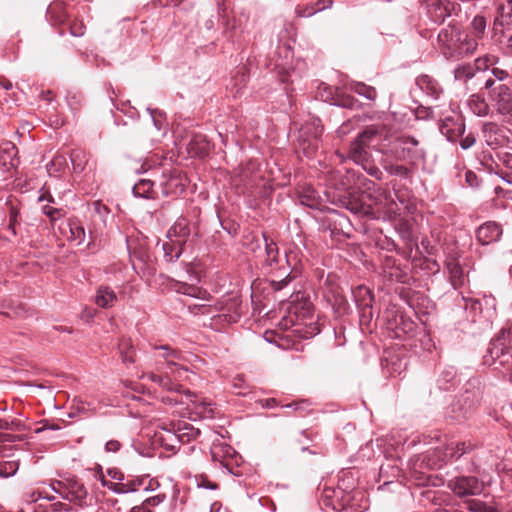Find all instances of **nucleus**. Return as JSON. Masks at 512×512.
I'll use <instances>...</instances> for the list:
<instances>
[{
    "mask_svg": "<svg viewBox=\"0 0 512 512\" xmlns=\"http://www.w3.org/2000/svg\"><path fill=\"white\" fill-rule=\"evenodd\" d=\"M465 309L472 314V321L480 318L491 320L496 314V299L492 295L465 299Z\"/></svg>",
    "mask_w": 512,
    "mask_h": 512,
    "instance_id": "9d476101",
    "label": "nucleus"
},
{
    "mask_svg": "<svg viewBox=\"0 0 512 512\" xmlns=\"http://www.w3.org/2000/svg\"><path fill=\"white\" fill-rule=\"evenodd\" d=\"M115 291L109 286H100L95 294V303L101 308H110L117 302Z\"/></svg>",
    "mask_w": 512,
    "mask_h": 512,
    "instance_id": "412c9836",
    "label": "nucleus"
},
{
    "mask_svg": "<svg viewBox=\"0 0 512 512\" xmlns=\"http://www.w3.org/2000/svg\"><path fill=\"white\" fill-rule=\"evenodd\" d=\"M68 227L70 232L68 240L75 243L76 245L83 244L86 238V233L82 223L78 219H69Z\"/></svg>",
    "mask_w": 512,
    "mask_h": 512,
    "instance_id": "a878e982",
    "label": "nucleus"
},
{
    "mask_svg": "<svg viewBox=\"0 0 512 512\" xmlns=\"http://www.w3.org/2000/svg\"><path fill=\"white\" fill-rule=\"evenodd\" d=\"M65 489L66 490H64L65 495L63 499L79 507H85L91 504L92 497L89 496L84 484L76 478H67Z\"/></svg>",
    "mask_w": 512,
    "mask_h": 512,
    "instance_id": "9b49d317",
    "label": "nucleus"
},
{
    "mask_svg": "<svg viewBox=\"0 0 512 512\" xmlns=\"http://www.w3.org/2000/svg\"><path fill=\"white\" fill-rule=\"evenodd\" d=\"M418 140L410 136L397 138L391 147V154L396 160L415 163L424 157V152L418 148Z\"/></svg>",
    "mask_w": 512,
    "mask_h": 512,
    "instance_id": "6e6552de",
    "label": "nucleus"
},
{
    "mask_svg": "<svg viewBox=\"0 0 512 512\" xmlns=\"http://www.w3.org/2000/svg\"><path fill=\"white\" fill-rule=\"evenodd\" d=\"M119 350L122 356V361L125 364H131L134 360V352L129 340H122L119 344Z\"/></svg>",
    "mask_w": 512,
    "mask_h": 512,
    "instance_id": "ea45409f",
    "label": "nucleus"
},
{
    "mask_svg": "<svg viewBox=\"0 0 512 512\" xmlns=\"http://www.w3.org/2000/svg\"><path fill=\"white\" fill-rule=\"evenodd\" d=\"M446 268L453 281L461 278L462 268L455 259H448L446 261Z\"/></svg>",
    "mask_w": 512,
    "mask_h": 512,
    "instance_id": "c03bdc74",
    "label": "nucleus"
},
{
    "mask_svg": "<svg viewBox=\"0 0 512 512\" xmlns=\"http://www.w3.org/2000/svg\"><path fill=\"white\" fill-rule=\"evenodd\" d=\"M467 510L470 512H484L487 509V504L475 499H469L466 501Z\"/></svg>",
    "mask_w": 512,
    "mask_h": 512,
    "instance_id": "09e8293b",
    "label": "nucleus"
},
{
    "mask_svg": "<svg viewBox=\"0 0 512 512\" xmlns=\"http://www.w3.org/2000/svg\"><path fill=\"white\" fill-rule=\"evenodd\" d=\"M491 109L498 115L512 118V88L506 84H498L488 92Z\"/></svg>",
    "mask_w": 512,
    "mask_h": 512,
    "instance_id": "1a4fd4ad",
    "label": "nucleus"
},
{
    "mask_svg": "<svg viewBox=\"0 0 512 512\" xmlns=\"http://www.w3.org/2000/svg\"><path fill=\"white\" fill-rule=\"evenodd\" d=\"M437 43L447 59L472 55L478 47L477 39L470 37L457 25H448L442 28L438 33Z\"/></svg>",
    "mask_w": 512,
    "mask_h": 512,
    "instance_id": "f257e3e1",
    "label": "nucleus"
},
{
    "mask_svg": "<svg viewBox=\"0 0 512 512\" xmlns=\"http://www.w3.org/2000/svg\"><path fill=\"white\" fill-rule=\"evenodd\" d=\"M146 482V478H137L135 480L128 481L126 483H112L106 480L102 481L103 486L112 490L115 493L123 494L128 492H134L138 487H141Z\"/></svg>",
    "mask_w": 512,
    "mask_h": 512,
    "instance_id": "4be33fe9",
    "label": "nucleus"
},
{
    "mask_svg": "<svg viewBox=\"0 0 512 512\" xmlns=\"http://www.w3.org/2000/svg\"><path fill=\"white\" fill-rule=\"evenodd\" d=\"M233 386L235 389H237V394H245V390L247 389V386L245 384V381L242 376H237L234 378Z\"/></svg>",
    "mask_w": 512,
    "mask_h": 512,
    "instance_id": "6e6d98bb",
    "label": "nucleus"
},
{
    "mask_svg": "<svg viewBox=\"0 0 512 512\" xmlns=\"http://www.w3.org/2000/svg\"><path fill=\"white\" fill-rule=\"evenodd\" d=\"M384 168L386 172H388L391 175L400 176L403 178H406L409 175L408 168L403 165L390 163L385 165Z\"/></svg>",
    "mask_w": 512,
    "mask_h": 512,
    "instance_id": "a18cd8bd",
    "label": "nucleus"
},
{
    "mask_svg": "<svg viewBox=\"0 0 512 512\" xmlns=\"http://www.w3.org/2000/svg\"><path fill=\"white\" fill-rule=\"evenodd\" d=\"M447 487L459 498H470L482 494L484 482L476 476L462 475L450 479Z\"/></svg>",
    "mask_w": 512,
    "mask_h": 512,
    "instance_id": "0eeeda50",
    "label": "nucleus"
},
{
    "mask_svg": "<svg viewBox=\"0 0 512 512\" xmlns=\"http://www.w3.org/2000/svg\"><path fill=\"white\" fill-rule=\"evenodd\" d=\"M465 179L467 184L470 187H478L479 186V180L477 175L472 171H467L465 174Z\"/></svg>",
    "mask_w": 512,
    "mask_h": 512,
    "instance_id": "13d9d810",
    "label": "nucleus"
},
{
    "mask_svg": "<svg viewBox=\"0 0 512 512\" xmlns=\"http://www.w3.org/2000/svg\"><path fill=\"white\" fill-rule=\"evenodd\" d=\"M66 166H67V160H66L65 156L58 155V156H55L52 159V161L47 165V169H48L49 173H52L53 169H54V171H60Z\"/></svg>",
    "mask_w": 512,
    "mask_h": 512,
    "instance_id": "de8ad7c7",
    "label": "nucleus"
},
{
    "mask_svg": "<svg viewBox=\"0 0 512 512\" xmlns=\"http://www.w3.org/2000/svg\"><path fill=\"white\" fill-rule=\"evenodd\" d=\"M332 5L333 0H316L315 4L306 7V9L300 15L303 17H309L316 14L317 12L331 8Z\"/></svg>",
    "mask_w": 512,
    "mask_h": 512,
    "instance_id": "e433bc0d",
    "label": "nucleus"
},
{
    "mask_svg": "<svg viewBox=\"0 0 512 512\" xmlns=\"http://www.w3.org/2000/svg\"><path fill=\"white\" fill-rule=\"evenodd\" d=\"M263 238L265 242V252H266V264L268 266H273L278 263V248L277 245L270 239L265 233H263Z\"/></svg>",
    "mask_w": 512,
    "mask_h": 512,
    "instance_id": "473e14b6",
    "label": "nucleus"
},
{
    "mask_svg": "<svg viewBox=\"0 0 512 512\" xmlns=\"http://www.w3.org/2000/svg\"><path fill=\"white\" fill-rule=\"evenodd\" d=\"M70 29V34L74 37H80L82 35H84L85 33V26L80 22V23H73L70 25L69 27Z\"/></svg>",
    "mask_w": 512,
    "mask_h": 512,
    "instance_id": "5fc2aeb1",
    "label": "nucleus"
},
{
    "mask_svg": "<svg viewBox=\"0 0 512 512\" xmlns=\"http://www.w3.org/2000/svg\"><path fill=\"white\" fill-rule=\"evenodd\" d=\"M155 349H162L165 351L163 358L165 359L166 363L165 366L161 369L163 374L159 375L151 372L146 374V377L152 382L158 384L163 389L168 391H180L181 385H179L177 382L186 379V374L188 372L187 368L177 363V361L182 358L181 352L172 349L168 345L159 347L156 346Z\"/></svg>",
    "mask_w": 512,
    "mask_h": 512,
    "instance_id": "7ed1b4c3",
    "label": "nucleus"
},
{
    "mask_svg": "<svg viewBox=\"0 0 512 512\" xmlns=\"http://www.w3.org/2000/svg\"><path fill=\"white\" fill-rule=\"evenodd\" d=\"M512 29V0L497 3L493 30L496 35L505 36V30Z\"/></svg>",
    "mask_w": 512,
    "mask_h": 512,
    "instance_id": "ddd939ff",
    "label": "nucleus"
},
{
    "mask_svg": "<svg viewBox=\"0 0 512 512\" xmlns=\"http://www.w3.org/2000/svg\"><path fill=\"white\" fill-rule=\"evenodd\" d=\"M275 69L278 71L280 75V81L281 82H289L291 77V67L287 62H284L283 60L277 59L275 62Z\"/></svg>",
    "mask_w": 512,
    "mask_h": 512,
    "instance_id": "79ce46f5",
    "label": "nucleus"
},
{
    "mask_svg": "<svg viewBox=\"0 0 512 512\" xmlns=\"http://www.w3.org/2000/svg\"><path fill=\"white\" fill-rule=\"evenodd\" d=\"M178 292L183 293L185 295L189 296H195L196 288L193 286H190L186 283L179 284V288L177 289Z\"/></svg>",
    "mask_w": 512,
    "mask_h": 512,
    "instance_id": "052dcab7",
    "label": "nucleus"
},
{
    "mask_svg": "<svg viewBox=\"0 0 512 512\" xmlns=\"http://www.w3.org/2000/svg\"><path fill=\"white\" fill-rule=\"evenodd\" d=\"M90 410V405L80 398H74L72 401L69 417L74 418L80 414H86Z\"/></svg>",
    "mask_w": 512,
    "mask_h": 512,
    "instance_id": "58836bf2",
    "label": "nucleus"
},
{
    "mask_svg": "<svg viewBox=\"0 0 512 512\" xmlns=\"http://www.w3.org/2000/svg\"><path fill=\"white\" fill-rule=\"evenodd\" d=\"M289 282V280L287 278H283L281 280H272L271 281V284H272V287L275 289V290H281L285 285H287V283Z\"/></svg>",
    "mask_w": 512,
    "mask_h": 512,
    "instance_id": "338daca9",
    "label": "nucleus"
},
{
    "mask_svg": "<svg viewBox=\"0 0 512 512\" xmlns=\"http://www.w3.org/2000/svg\"><path fill=\"white\" fill-rule=\"evenodd\" d=\"M108 475L115 480L122 481L124 479L123 473L118 469H109Z\"/></svg>",
    "mask_w": 512,
    "mask_h": 512,
    "instance_id": "774afa93",
    "label": "nucleus"
},
{
    "mask_svg": "<svg viewBox=\"0 0 512 512\" xmlns=\"http://www.w3.org/2000/svg\"><path fill=\"white\" fill-rule=\"evenodd\" d=\"M387 138L388 130L384 125H370L351 143L349 157L358 165L369 164L371 155L367 147L373 146L383 151L385 145L382 142Z\"/></svg>",
    "mask_w": 512,
    "mask_h": 512,
    "instance_id": "39448f33",
    "label": "nucleus"
},
{
    "mask_svg": "<svg viewBox=\"0 0 512 512\" xmlns=\"http://www.w3.org/2000/svg\"><path fill=\"white\" fill-rule=\"evenodd\" d=\"M47 512H71L72 507L70 504L56 500L52 503H44Z\"/></svg>",
    "mask_w": 512,
    "mask_h": 512,
    "instance_id": "37998d69",
    "label": "nucleus"
},
{
    "mask_svg": "<svg viewBox=\"0 0 512 512\" xmlns=\"http://www.w3.org/2000/svg\"><path fill=\"white\" fill-rule=\"evenodd\" d=\"M188 396L191 397V410L202 418L213 417L214 405L210 401L196 395H192L190 392H188Z\"/></svg>",
    "mask_w": 512,
    "mask_h": 512,
    "instance_id": "6ab92c4d",
    "label": "nucleus"
},
{
    "mask_svg": "<svg viewBox=\"0 0 512 512\" xmlns=\"http://www.w3.org/2000/svg\"><path fill=\"white\" fill-rule=\"evenodd\" d=\"M498 158L503 166L512 170V153L503 152L499 154Z\"/></svg>",
    "mask_w": 512,
    "mask_h": 512,
    "instance_id": "4d7b16f0",
    "label": "nucleus"
},
{
    "mask_svg": "<svg viewBox=\"0 0 512 512\" xmlns=\"http://www.w3.org/2000/svg\"><path fill=\"white\" fill-rule=\"evenodd\" d=\"M319 199V194L312 188L303 190L299 195L300 203L310 208H317L319 206Z\"/></svg>",
    "mask_w": 512,
    "mask_h": 512,
    "instance_id": "72a5a7b5",
    "label": "nucleus"
},
{
    "mask_svg": "<svg viewBox=\"0 0 512 512\" xmlns=\"http://www.w3.org/2000/svg\"><path fill=\"white\" fill-rule=\"evenodd\" d=\"M0 161L7 167H15L18 164L17 148L12 142L5 141L0 145Z\"/></svg>",
    "mask_w": 512,
    "mask_h": 512,
    "instance_id": "b1692460",
    "label": "nucleus"
},
{
    "mask_svg": "<svg viewBox=\"0 0 512 512\" xmlns=\"http://www.w3.org/2000/svg\"><path fill=\"white\" fill-rule=\"evenodd\" d=\"M155 437L167 450L174 451L180 446L176 424L174 423H163L159 426V430L155 432Z\"/></svg>",
    "mask_w": 512,
    "mask_h": 512,
    "instance_id": "2eb2a0df",
    "label": "nucleus"
},
{
    "mask_svg": "<svg viewBox=\"0 0 512 512\" xmlns=\"http://www.w3.org/2000/svg\"><path fill=\"white\" fill-rule=\"evenodd\" d=\"M128 512H154L152 509H149L147 504L142 502L139 505L132 507Z\"/></svg>",
    "mask_w": 512,
    "mask_h": 512,
    "instance_id": "69168bd1",
    "label": "nucleus"
},
{
    "mask_svg": "<svg viewBox=\"0 0 512 512\" xmlns=\"http://www.w3.org/2000/svg\"><path fill=\"white\" fill-rule=\"evenodd\" d=\"M501 132L499 126L492 122H486L483 125L485 141L489 146H495L500 143L498 133Z\"/></svg>",
    "mask_w": 512,
    "mask_h": 512,
    "instance_id": "2f4dec72",
    "label": "nucleus"
},
{
    "mask_svg": "<svg viewBox=\"0 0 512 512\" xmlns=\"http://www.w3.org/2000/svg\"><path fill=\"white\" fill-rule=\"evenodd\" d=\"M323 134V126L319 119H313L300 129V140L303 142V150L309 154V149L318 148L319 139Z\"/></svg>",
    "mask_w": 512,
    "mask_h": 512,
    "instance_id": "f8f14e48",
    "label": "nucleus"
},
{
    "mask_svg": "<svg viewBox=\"0 0 512 512\" xmlns=\"http://www.w3.org/2000/svg\"><path fill=\"white\" fill-rule=\"evenodd\" d=\"M176 429L180 444L189 443L200 435L199 429L187 423H183V425L181 423L176 424Z\"/></svg>",
    "mask_w": 512,
    "mask_h": 512,
    "instance_id": "cd10ccee",
    "label": "nucleus"
},
{
    "mask_svg": "<svg viewBox=\"0 0 512 512\" xmlns=\"http://www.w3.org/2000/svg\"><path fill=\"white\" fill-rule=\"evenodd\" d=\"M145 478L146 482L141 486L145 491H155L160 487V484L156 479H149L148 477Z\"/></svg>",
    "mask_w": 512,
    "mask_h": 512,
    "instance_id": "bf43d9fd",
    "label": "nucleus"
},
{
    "mask_svg": "<svg viewBox=\"0 0 512 512\" xmlns=\"http://www.w3.org/2000/svg\"><path fill=\"white\" fill-rule=\"evenodd\" d=\"M487 365L499 364L512 381V327L502 329L490 342L484 356Z\"/></svg>",
    "mask_w": 512,
    "mask_h": 512,
    "instance_id": "423d86ee",
    "label": "nucleus"
},
{
    "mask_svg": "<svg viewBox=\"0 0 512 512\" xmlns=\"http://www.w3.org/2000/svg\"><path fill=\"white\" fill-rule=\"evenodd\" d=\"M210 149L209 141L205 135L195 134L190 139L187 150L189 154L196 157H204Z\"/></svg>",
    "mask_w": 512,
    "mask_h": 512,
    "instance_id": "a211bd4d",
    "label": "nucleus"
},
{
    "mask_svg": "<svg viewBox=\"0 0 512 512\" xmlns=\"http://www.w3.org/2000/svg\"><path fill=\"white\" fill-rule=\"evenodd\" d=\"M351 90L368 100H374L377 96V92L374 87L368 86L362 82L352 83Z\"/></svg>",
    "mask_w": 512,
    "mask_h": 512,
    "instance_id": "c9c22d12",
    "label": "nucleus"
},
{
    "mask_svg": "<svg viewBox=\"0 0 512 512\" xmlns=\"http://www.w3.org/2000/svg\"><path fill=\"white\" fill-rule=\"evenodd\" d=\"M485 61L488 63L486 65V68H488V65L492 66L491 73L494 76V78L497 79L498 81H505L512 76L511 70L504 67L496 66V64H498L499 62L498 58L489 57L486 58Z\"/></svg>",
    "mask_w": 512,
    "mask_h": 512,
    "instance_id": "c756f323",
    "label": "nucleus"
},
{
    "mask_svg": "<svg viewBox=\"0 0 512 512\" xmlns=\"http://www.w3.org/2000/svg\"><path fill=\"white\" fill-rule=\"evenodd\" d=\"M121 448V443L118 440H109L105 445L107 452H117Z\"/></svg>",
    "mask_w": 512,
    "mask_h": 512,
    "instance_id": "e2e57ef3",
    "label": "nucleus"
},
{
    "mask_svg": "<svg viewBox=\"0 0 512 512\" xmlns=\"http://www.w3.org/2000/svg\"><path fill=\"white\" fill-rule=\"evenodd\" d=\"M475 71L472 65L462 64L454 70V78L458 81L466 82L474 77Z\"/></svg>",
    "mask_w": 512,
    "mask_h": 512,
    "instance_id": "4c0bfd02",
    "label": "nucleus"
},
{
    "mask_svg": "<svg viewBox=\"0 0 512 512\" xmlns=\"http://www.w3.org/2000/svg\"><path fill=\"white\" fill-rule=\"evenodd\" d=\"M416 83L421 90L434 98H437L441 92L439 84L427 75L418 77Z\"/></svg>",
    "mask_w": 512,
    "mask_h": 512,
    "instance_id": "bb28decb",
    "label": "nucleus"
},
{
    "mask_svg": "<svg viewBox=\"0 0 512 512\" xmlns=\"http://www.w3.org/2000/svg\"><path fill=\"white\" fill-rule=\"evenodd\" d=\"M166 500V494L159 493L157 495H154L152 497H149L145 499L143 502L147 504L149 509H152L154 511V508L161 503H163Z\"/></svg>",
    "mask_w": 512,
    "mask_h": 512,
    "instance_id": "8fccbe9b",
    "label": "nucleus"
},
{
    "mask_svg": "<svg viewBox=\"0 0 512 512\" xmlns=\"http://www.w3.org/2000/svg\"><path fill=\"white\" fill-rule=\"evenodd\" d=\"M66 483H67V478H66V479H64V480H54V481H52V482L50 483V487H51V489H52L55 493L59 494V495L61 496V498L63 499V498H64V495H65V494H64V490H66V489H65V487H66Z\"/></svg>",
    "mask_w": 512,
    "mask_h": 512,
    "instance_id": "603ef678",
    "label": "nucleus"
},
{
    "mask_svg": "<svg viewBox=\"0 0 512 512\" xmlns=\"http://www.w3.org/2000/svg\"><path fill=\"white\" fill-rule=\"evenodd\" d=\"M190 235V224L189 221L184 217L178 218L167 232L168 240L181 247H184Z\"/></svg>",
    "mask_w": 512,
    "mask_h": 512,
    "instance_id": "dca6fc26",
    "label": "nucleus"
},
{
    "mask_svg": "<svg viewBox=\"0 0 512 512\" xmlns=\"http://www.w3.org/2000/svg\"><path fill=\"white\" fill-rule=\"evenodd\" d=\"M70 160L75 172H82L88 162V154L81 150H73L70 156Z\"/></svg>",
    "mask_w": 512,
    "mask_h": 512,
    "instance_id": "f704fd0d",
    "label": "nucleus"
},
{
    "mask_svg": "<svg viewBox=\"0 0 512 512\" xmlns=\"http://www.w3.org/2000/svg\"><path fill=\"white\" fill-rule=\"evenodd\" d=\"M406 358H401L398 355H391L385 358L384 369L386 372L393 377L401 376L407 369Z\"/></svg>",
    "mask_w": 512,
    "mask_h": 512,
    "instance_id": "aec40b11",
    "label": "nucleus"
},
{
    "mask_svg": "<svg viewBox=\"0 0 512 512\" xmlns=\"http://www.w3.org/2000/svg\"><path fill=\"white\" fill-rule=\"evenodd\" d=\"M155 349H162L165 351L163 358L165 359L166 363L165 366L161 369L163 374L159 375L151 372L146 374V377L152 382L158 384L163 389L168 391H180L181 385H179L177 382L186 379V374L188 372L187 368L177 363V361L182 358L181 352L172 349L168 345L159 347L156 346Z\"/></svg>",
    "mask_w": 512,
    "mask_h": 512,
    "instance_id": "f03ea898",
    "label": "nucleus"
},
{
    "mask_svg": "<svg viewBox=\"0 0 512 512\" xmlns=\"http://www.w3.org/2000/svg\"><path fill=\"white\" fill-rule=\"evenodd\" d=\"M486 25H487V22H486V19L484 16L477 15L473 18V20L471 22V26H472L473 32L475 34L474 39L481 38L484 35Z\"/></svg>",
    "mask_w": 512,
    "mask_h": 512,
    "instance_id": "a19ab883",
    "label": "nucleus"
},
{
    "mask_svg": "<svg viewBox=\"0 0 512 512\" xmlns=\"http://www.w3.org/2000/svg\"><path fill=\"white\" fill-rule=\"evenodd\" d=\"M164 259L166 262L173 263L179 259L183 252V247L171 242L170 240L162 244Z\"/></svg>",
    "mask_w": 512,
    "mask_h": 512,
    "instance_id": "7c9ffc66",
    "label": "nucleus"
},
{
    "mask_svg": "<svg viewBox=\"0 0 512 512\" xmlns=\"http://www.w3.org/2000/svg\"><path fill=\"white\" fill-rule=\"evenodd\" d=\"M349 185V179L342 176L340 171H335L329 177V186L334 188V191H327L326 195L332 203L338 204L354 214H370L371 207L363 203L355 192L350 191Z\"/></svg>",
    "mask_w": 512,
    "mask_h": 512,
    "instance_id": "20e7f679",
    "label": "nucleus"
},
{
    "mask_svg": "<svg viewBox=\"0 0 512 512\" xmlns=\"http://www.w3.org/2000/svg\"><path fill=\"white\" fill-rule=\"evenodd\" d=\"M476 142V138L472 133H469L468 135L464 136L460 140V147L463 150L471 148Z\"/></svg>",
    "mask_w": 512,
    "mask_h": 512,
    "instance_id": "864d4df0",
    "label": "nucleus"
},
{
    "mask_svg": "<svg viewBox=\"0 0 512 512\" xmlns=\"http://www.w3.org/2000/svg\"><path fill=\"white\" fill-rule=\"evenodd\" d=\"M467 106L474 115L479 117L487 116L491 108L490 102L487 103L485 98L479 94L470 95L467 100Z\"/></svg>",
    "mask_w": 512,
    "mask_h": 512,
    "instance_id": "5701e85b",
    "label": "nucleus"
},
{
    "mask_svg": "<svg viewBox=\"0 0 512 512\" xmlns=\"http://www.w3.org/2000/svg\"><path fill=\"white\" fill-rule=\"evenodd\" d=\"M380 196L383 197L385 200L384 206H385L387 212L390 214H397L398 207H397V204H396L394 198L392 197L391 193L382 191Z\"/></svg>",
    "mask_w": 512,
    "mask_h": 512,
    "instance_id": "49530a36",
    "label": "nucleus"
},
{
    "mask_svg": "<svg viewBox=\"0 0 512 512\" xmlns=\"http://www.w3.org/2000/svg\"><path fill=\"white\" fill-rule=\"evenodd\" d=\"M502 235V228L496 222H486L476 231V237L482 245L496 242Z\"/></svg>",
    "mask_w": 512,
    "mask_h": 512,
    "instance_id": "f3484780",
    "label": "nucleus"
},
{
    "mask_svg": "<svg viewBox=\"0 0 512 512\" xmlns=\"http://www.w3.org/2000/svg\"><path fill=\"white\" fill-rule=\"evenodd\" d=\"M154 183L149 179H141L133 186V193L141 198H153Z\"/></svg>",
    "mask_w": 512,
    "mask_h": 512,
    "instance_id": "c85d7f7f",
    "label": "nucleus"
},
{
    "mask_svg": "<svg viewBox=\"0 0 512 512\" xmlns=\"http://www.w3.org/2000/svg\"><path fill=\"white\" fill-rule=\"evenodd\" d=\"M147 111L150 113L152 121L155 125V127L159 130L161 129V122L158 119V116H161V112H159L156 109L147 108Z\"/></svg>",
    "mask_w": 512,
    "mask_h": 512,
    "instance_id": "680f3d73",
    "label": "nucleus"
},
{
    "mask_svg": "<svg viewBox=\"0 0 512 512\" xmlns=\"http://www.w3.org/2000/svg\"><path fill=\"white\" fill-rule=\"evenodd\" d=\"M361 166L365 171H367L372 176L377 177L378 173H380L379 169L372 164L371 158L369 159V164L361 165Z\"/></svg>",
    "mask_w": 512,
    "mask_h": 512,
    "instance_id": "0e129e2a",
    "label": "nucleus"
},
{
    "mask_svg": "<svg viewBox=\"0 0 512 512\" xmlns=\"http://www.w3.org/2000/svg\"><path fill=\"white\" fill-rule=\"evenodd\" d=\"M42 210H43V213L46 216H48L50 218V220H52V221H55L64 215L62 209L54 208L49 205H44Z\"/></svg>",
    "mask_w": 512,
    "mask_h": 512,
    "instance_id": "3c124183",
    "label": "nucleus"
},
{
    "mask_svg": "<svg viewBox=\"0 0 512 512\" xmlns=\"http://www.w3.org/2000/svg\"><path fill=\"white\" fill-rule=\"evenodd\" d=\"M426 9L434 23H442L454 10V3L450 0H426Z\"/></svg>",
    "mask_w": 512,
    "mask_h": 512,
    "instance_id": "4468645a",
    "label": "nucleus"
},
{
    "mask_svg": "<svg viewBox=\"0 0 512 512\" xmlns=\"http://www.w3.org/2000/svg\"><path fill=\"white\" fill-rule=\"evenodd\" d=\"M472 449L471 443L452 441L446 445L444 457L447 459H458Z\"/></svg>",
    "mask_w": 512,
    "mask_h": 512,
    "instance_id": "393cba45",
    "label": "nucleus"
}]
</instances>
